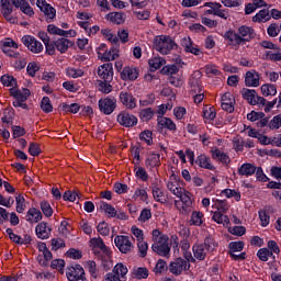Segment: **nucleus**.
I'll return each mask as SVG.
<instances>
[{
    "label": "nucleus",
    "instance_id": "obj_35",
    "mask_svg": "<svg viewBox=\"0 0 281 281\" xmlns=\"http://www.w3.org/2000/svg\"><path fill=\"white\" fill-rule=\"evenodd\" d=\"M126 14L122 12H111L108 14V21H111V23H115V25H122L125 21Z\"/></svg>",
    "mask_w": 281,
    "mask_h": 281
},
{
    "label": "nucleus",
    "instance_id": "obj_21",
    "mask_svg": "<svg viewBox=\"0 0 281 281\" xmlns=\"http://www.w3.org/2000/svg\"><path fill=\"white\" fill-rule=\"evenodd\" d=\"M151 193L154 196V200L157 203H168V199L164 194V191L161 190V184L159 183V180H155V182L151 183Z\"/></svg>",
    "mask_w": 281,
    "mask_h": 281
},
{
    "label": "nucleus",
    "instance_id": "obj_26",
    "mask_svg": "<svg viewBox=\"0 0 281 281\" xmlns=\"http://www.w3.org/2000/svg\"><path fill=\"white\" fill-rule=\"evenodd\" d=\"M90 246L92 249H100L101 254H109V251H111V249L108 248L106 244H104V240L101 239V237L91 238Z\"/></svg>",
    "mask_w": 281,
    "mask_h": 281
},
{
    "label": "nucleus",
    "instance_id": "obj_54",
    "mask_svg": "<svg viewBox=\"0 0 281 281\" xmlns=\"http://www.w3.org/2000/svg\"><path fill=\"white\" fill-rule=\"evenodd\" d=\"M15 203H16L15 210L18 214H23V212H25V198L19 194L15 198Z\"/></svg>",
    "mask_w": 281,
    "mask_h": 281
},
{
    "label": "nucleus",
    "instance_id": "obj_50",
    "mask_svg": "<svg viewBox=\"0 0 281 281\" xmlns=\"http://www.w3.org/2000/svg\"><path fill=\"white\" fill-rule=\"evenodd\" d=\"M36 71H41V66L36 61H31L26 66V74L34 78L36 76Z\"/></svg>",
    "mask_w": 281,
    "mask_h": 281
},
{
    "label": "nucleus",
    "instance_id": "obj_25",
    "mask_svg": "<svg viewBox=\"0 0 281 281\" xmlns=\"http://www.w3.org/2000/svg\"><path fill=\"white\" fill-rule=\"evenodd\" d=\"M74 45V42H71L67 37H59L55 40V46L56 50L59 52V54H67V50Z\"/></svg>",
    "mask_w": 281,
    "mask_h": 281
},
{
    "label": "nucleus",
    "instance_id": "obj_62",
    "mask_svg": "<svg viewBox=\"0 0 281 281\" xmlns=\"http://www.w3.org/2000/svg\"><path fill=\"white\" fill-rule=\"evenodd\" d=\"M5 234L9 236L10 240H12L15 245H19L21 247V236L14 234V231L12 228H7Z\"/></svg>",
    "mask_w": 281,
    "mask_h": 281
},
{
    "label": "nucleus",
    "instance_id": "obj_52",
    "mask_svg": "<svg viewBox=\"0 0 281 281\" xmlns=\"http://www.w3.org/2000/svg\"><path fill=\"white\" fill-rule=\"evenodd\" d=\"M260 47H262L263 49H272L274 52V54L277 52H281V48L274 44L273 42L271 41H267V40H263L259 43Z\"/></svg>",
    "mask_w": 281,
    "mask_h": 281
},
{
    "label": "nucleus",
    "instance_id": "obj_49",
    "mask_svg": "<svg viewBox=\"0 0 281 281\" xmlns=\"http://www.w3.org/2000/svg\"><path fill=\"white\" fill-rule=\"evenodd\" d=\"M134 278L136 280H146L148 278V268L139 267L134 269Z\"/></svg>",
    "mask_w": 281,
    "mask_h": 281
},
{
    "label": "nucleus",
    "instance_id": "obj_12",
    "mask_svg": "<svg viewBox=\"0 0 281 281\" xmlns=\"http://www.w3.org/2000/svg\"><path fill=\"white\" fill-rule=\"evenodd\" d=\"M157 128L159 133H164V130L175 133L177 132V124L170 117L157 116Z\"/></svg>",
    "mask_w": 281,
    "mask_h": 281
},
{
    "label": "nucleus",
    "instance_id": "obj_18",
    "mask_svg": "<svg viewBox=\"0 0 281 281\" xmlns=\"http://www.w3.org/2000/svg\"><path fill=\"white\" fill-rule=\"evenodd\" d=\"M98 76L101 80H106V82H113V64L106 63L98 68Z\"/></svg>",
    "mask_w": 281,
    "mask_h": 281
},
{
    "label": "nucleus",
    "instance_id": "obj_22",
    "mask_svg": "<svg viewBox=\"0 0 281 281\" xmlns=\"http://www.w3.org/2000/svg\"><path fill=\"white\" fill-rule=\"evenodd\" d=\"M246 87H260V74L256 69L248 70L245 76Z\"/></svg>",
    "mask_w": 281,
    "mask_h": 281
},
{
    "label": "nucleus",
    "instance_id": "obj_55",
    "mask_svg": "<svg viewBox=\"0 0 281 281\" xmlns=\"http://www.w3.org/2000/svg\"><path fill=\"white\" fill-rule=\"evenodd\" d=\"M113 273L119 276H121V278H124V276H126V273H128V268H126V266H124V263H116L115 267L113 268Z\"/></svg>",
    "mask_w": 281,
    "mask_h": 281
},
{
    "label": "nucleus",
    "instance_id": "obj_59",
    "mask_svg": "<svg viewBox=\"0 0 281 281\" xmlns=\"http://www.w3.org/2000/svg\"><path fill=\"white\" fill-rule=\"evenodd\" d=\"M138 252L140 258H146L148 256V243L140 240L137 241Z\"/></svg>",
    "mask_w": 281,
    "mask_h": 281
},
{
    "label": "nucleus",
    "instance_id": "obj_33",
    "mask_svg": "<svg viewBox=\"0 0 281 281\" xmlns=\"http://www.w3.org/2000/svg\"><path fill=\"white\" fill-rule=\"evenodd\" d=\"M11 95L15 99L19 100L20 102H27V98L32 95V92L27 88H23V90H15L11 92Z\"/></svg>",
    "mask_w": 281,
    "mask_h": 281
},
{
    "label": "nucleus",
    "instance_id": "obj_28",
    "mask_svg": "<svg viewBox=\"0 0 281 281\" xmlns=\"http://www.w3.org/2000/svg\"><path fill=\"white\" fill-rule=\"evenodd\" d=\"M237 173L239 177H252V175H256V166L245 162L238 168Z\"/></svg>",
    "mask_w": 281,
    "mask_h": 281
},
{
    "label": "nucleus",
    "instance_id": "obj_15",
    "mask_svg": "<svg viewBox=\"0 0 281 281\" xmlns=\"http://www.w3.org/2000/svg\"><path fill=\"white\" fill-rule=\"evenodd\" d=\"M224 41H226L227 45L231 47H240L243 44V37L236 33L234 30H228L223 34Z\"/></svg>",
    "mask_w": 281,
    "mask_h": 281
},
{
    "label": "nucleus",
    "instance_id": "obj_8",
    "mask_svg": "<svg viewBox=\"0 0 281 281\" xmlns=\"http://www.w3.org/2000/svg\"><path fill=\"white\" fill-rule=\"evenodd\" d=\"M22 43L32 54H41L44 49L43 43L32 35L22 36Z\"/></svg>",
    "mask_w": 281,
    "mask_h": 281
},
{
    "label": "nucleus",
    "instance_id": "obj_17",
    "mask_svg": "<svg viewBox=\"0 0 281 281\" xmlns=\"http://www.w3.org/2000/svg\"><path fill=\"white\" fill-rule=\"evenodd\" d=\"M181 45L187 54H193V56H201L203 52L199 48L198 45H194V42L190 36L183 37L181 40Z\"/></svg>",
    "mask_w": 281,
    "mask_h": 281
},
{
    "label": "nucleus",
    "instance_id": "obj_31",
    "mask_svg": "<svg viewBox=\"0 0 281 281\" xmlns=\"http://www.w3.org/2000/svg\"><path fill=\"white\" fill-rule=\"evenodd\" d=\"M98 206L100 210H103V212L105 213L108 218H115V216H117V211L114 209L113 205H111L104 201H100V203L97 204V207Z\"/></svg>",
    "mask_w": 281,
    "mask_h": 281
},
{
    "label": "nucleus",
    "instance_id": "obj_36",
    "mask_svg": "<svg viewBox=\"0 0 281 281\" xmlns=\"http://www.w3.org/2000/svg\"><path fill=\"white\" fill-rule=\"evenodd\" d=\"M130 150L133 159L136 161L135 165L139 166L142 161V144L137 143V145H132Z\"/></svg>",
    "mask_w": 281,
    "mask_h": 281
},
{
    "label": "nucleus",
    "instance_id": "obj_14",
    "mask_svg": "<svg viewBox=\"0 0 281 281\" xmlns=\"http://www.w3.org/2000/svg\"><path fill=\"white\" fill-rule=\"evenodd\" d=\"M194 166L202 168L203 170H211L212 172L216 170V167L212 164V158L207 156V154L198 155Z\"/></svg>",
    "mask_w": 281,
    "mask_h": 281
},
{
    "label": "nucleus",
    "instance_id": "obj_11",
    "mask_svg": "<svg viewBox=\"0 0 281 281\" xmlns=\"http://www.w3.org/2000/svg\"><path fill=\"white\" fill-rule=\"evenodd\" d=\"M114 245L121 251V254H128L133 249V243L131 237L126 235H117L114 238Z\"/></svg>",
    "mask_w": 281,
    "mask_h": 281
},
{
    "label": "nucleus",
    "instance_id": "obj_32",
    "mask_svg": "<svg viewBox=\"0 0 281 281\" xmlns=\"http://www.w3.org/2000/svg\"><path fill=\"white\" fill-rule=\"evenodd\" d=\"M241 95L243 99L248 102V104H251V106H256V98L258 95V92H256V90L243 88Z\"/></svg>",
    "mask_w": 281,
    "mask_h": 281
},
{
    "label": "nucleus",
    "instance_id": "obj_42",
    "mask_svg": "<svg viewBox=\"0 0 281 281\" xmlns=\"http://www.w3.org/2000/svg\"><path fill=\"white\" fill-rule=\"evenodd\" d=\"M189 223L195 227H201L203 225V213L194 211Z\"/></svg>",
    "mask_w": 281,
    "mask_h": 281
},
{
    "label": "nucleus",
    "instance_id": "obj_20",
    "mask_svg": "<svg viewBox=\"0 0 281 281\" xmlns=\"http://www.w3.org/2000/svg\"><path fill=\"white\" fill-rule=\"evenodd\" d=\"M111 250L103 254L100 250H94V256L100 258L101 267H103L104 271H111V269H113V259H111Z\"/></svg>",
    "mask_w": 281,
    "mask_h": 281
},
{
    "label": "nucleus",
    "instance_id": "obj_64",
    "mask_svg": "<svg viewBox=\"0 0 281 281\" xmlns=\"http://www.w3.org/2000/svg\"><path fill=\"white\" fill-rule=\"evenodd\" d=\"M29 154L32 157H38V155H41V145L37 143H30Z\"/></svg>",
    "mask_w": 281,
    "mask_h": 281
},
{
    "label": "nucleus",
    "instance_id": "obj_9",
    "mask_svg": "<svg viewBox=\"0 0 281 281\" xmlns=\"http://www.w3.org/2000/svg\"><path fill=\"white\" fill-rule=\"evenodd\" d=\"M119 100L121 104L127 109V111H133V109H137V98L133 95V92L121 91L119 94Z\"/></svg>",
    "mask_w": 281,
    "mask_h": 281
},
{
    "label": "nucleus",
    "instance_id": "obj_13",
    "mask_svg": "<svg viewBox=\"0 0 281 281\" xmlns=\"http://www.w3.org/2000/svg\"><path fill=\"white\" fill-rule=\"evenodd\" d=\"M237 35L243 38V45H246L256 38V30L251 26L241 25L237 29Z\"/></svg>",
    "mask_w": 281,
    "mask_h": 281
},
{
    "label": "nucleus",
    "instance_id": "obj_19",
    "mask_svg": "<svg viewBox=\"0 0 281 281\" xmlns=\"http://www.w3.org/2000/svg\"><path fill=\"white\" fill-rule=\"evenodd\" d=\"M37 8L49 19L53 21V19H56V9L52 7V4L47 3V0H37L36 1Z\"/></svg>",
    "mask_w": 281,
    "mask_h": 281
},
{
    "label": "nucleus",
    "instance_id": "obj_45",
    "mask_svg": "<svg viewBox=\"0 0 281 281\" xmlns=\"http://www.w3.org/2000/svg\"><path fill=\"white\" fill-rule=\"evenodd\" d=\"M0 82L3 87H16V78H14V76L2 75L0 77Z\"/></svg>",
    "mask_w": 281,
    "mask_h": 281
},
{
    "label": "nucleus",
    "instance_id": "obj_37",
    "mask_svg": "<svg viewBox=\"0 0 281 281\" xmlns=\"http://www.w3.org/2000/svg\"><path fill=\"white\" fill-rule=\"evenodd\" d=\"M261 93L265 95V98H269V95H277L278 88L272 83H263L261 86Z\"/></svg>",
    "mask_w": 281,
    "mask_h": 281
},
{
    "label": "nucleus",
    "instance_id": "obj_24",
    "mask_svg": "<svg viewBox=\"0 0 281 281\" xmlns=\"http://www.w3.org/2000/svg\"><path fill=\"white\" fill-rule=\"evenodd\" d=\"M203 74L200 70H194L193 74L189 78V87H191L192 91L201 92V78Z\"/></svg>",
    "mask_w": 281,
    "mask_h": 281
},
{
    "label": "nucleus",
    "instance_id": "obj_38",
    "mask_svg": "<svg viewBox=\"0 0 281 281\" xmlns=\"http://www.w3.org/2000/svg\"><path fill=\"white\" fill-rule=\"evenodd\" d=\"M212 220L218 225H229V216L225 215L221 211L214 212Z\"/></svg>",
    "mask_w": 281,
    "mask_h": 281
},
{
    "label": "nucleus",
    "instance_id": "obj_39",
    "mask_svg": "<svg viewBox=\"0 0 281 281\" xmlns=\"http://www.w3.org/2000/svg\"><path fill=\"white\" fill-rule=\"evenodd\" d=\"M213 159H218V161H221V164H223L224 166H228V164L232 161L229 159V156L221 151V149H215L213 151Z\"/></svg>",
    "mask_w": 281,
    "mask_h": 281
},
{
    "label": "nucleus",
    "instance_id": "obj_30",
    "mask_svg": "<svg viewBox=\"0 0 281 281\" xmlns=\"http://www.w3.org/2000/svg\"><path fill=\"white\" fill-rule=\"evenodd\" d=\"M268 21H271L269 9H262L252 16V23H267Z\"/></svg>",
    "mask_w": 281,
    "mask_h": 281
},
{
    "label": "nucleus",
    "instance_id": "obj_1",
    "mask_svg": "<svg viewBox=\"0 0 281 281\" xmlns=\"http://www.w3.org/2000/svg\"><path fill=\"white\" fill-rule=\"evenodd\" d=\"M14 8L16 10H21L23 14H26V16H33L34 15V9L32 5H30V2L27 3H19V1L14 0H0V12L8 21V23L14 24L16 23V19L12 16V13L14 12Z\"/></svg>",
    "mask_w": 281,
    "mask_h": 281
},
{
    "label": "nucleus",
    "instance_id": "obj_6",
    "mask_svg": "<svg viewBox=\"0 0 281 281\" xmlns=\"http://www.w3.org/2000/svg\"><path fill=\"white\" fill-rule=\"evenodd\" d=\"M191 267L192 265L188 263L186 259L177 257L169 263V271L172 273V276H181L183 271H190Z\"/></svg>",
    "mask_w": 281,
    "mask_h": 281
},
{
    "label": "nucleus",
    "instance_id": "obj_60",
    "mask_svg": "<svg viewBox=\"0 0 281 281\" xmlns=\"http://www.w3.org/2000/svg\"><path fill=\"white\" fill-rule=\"evenodd\" d=\"M117 54L115 53V47L110 48L109 52L105 50V53L102 56L103 63H111V60H115Z\"/></svg>",
    "mask_w": 281,
    "mask_h": 281
},
{
    "label": "nucleus",
    "instance_id": "obj_2",
    "mask_svg": "<svg viewBox=\"0 0 281 281\" xmlns=\"http://www.w3.org/2000/svg\"><path fill=\"white\" fill-rule=\"evenodd\" d=\"M216 249V241H214V237L207 236L204 238V243L202 244H193L192 252L195 260L203 261L207 257V254H211Z\"/></svg>",
    "mask_w": 281,
    "mask_h": 281
},
{
    "label": "nucleus",
    "instance_id": "obj_29",
    "mask_svg": "<svg viewBox=\"0 0 281 281\" xmlns=\"http://www.w3.org/2000/svg\"><path fill=\"white\" fill-rule=\"evenodd\" d=\"M139 72L137 68L125 67L121 72V80H137Z\"/></svg>",
    "mask_w": 281,
    "mask_h": 281
},
{
    "label": "nucleus",
    "instance_id": "obj_4",
    "mask_svg": "<svg viewBox=\"0 0 281 281\" xmlns=\"http://www.w3.org/2000/svg\"><path fill=\"white\" fill-rule=\"evenodd\" d=\"M85 268L80 263H72L66 268V278L68 281H87Z\"/></svg>",
    "mask_w": 281,
    "mask_h": 281
},
{
    "label": "nucleus",
    "instance_id": "obj_48",
    "mask_svg": "<svg viewBox=\"0 0 281 281\" xmlns=\"http://www.w3.org/2000/svg\"><path fill=\"white\" fill-rule=\"evenodd\" d=\"M228 254H236L237 251H243L245 249V241H231L228 244Z\"/></svg>",
    "mask_w": 281,
    "mask_h": 281
},
{
    "label": "nucleus",
    "instance_id": "obj_51",
    "mask_svg": "<svg viewBox=\"0 0 281 281\" xmlns=\"http://www.w3.org/2000/svg\"><path fill=\"white\" fill-rule=\"evenodd\" d=\"M222 194L226 196V199H235L237 202L241 199L240 192H237L234 189H224Z\"/></svg>",
    "mask_w": 281,
    "mask_h": 281
},
{
    "label": "nucleus",
    "instance_id": "obj_43",
    "mask_svg": "<svg viewBox=\"0 0 281 281\" xmlns=\"http://www.w3.org/2000/svg\"><path fill=\"white\" fill-rule=\"evenodd\" d=\"M139 117L143 122H150V120L155 117V112L153 111V108H146L140 110Z\"/></svg>",
    "mask_w": 281,
    "mask_h": 281
},
{
    "label": "nucleus",
    "instance_id": "obj_16",
    "mask_svg": "<svg viewBox=\"0 0 281 281\" xmlns=\"http://www.w3.org/2000/svg\"><path fill=\"white\" fill-rule=\"evenodd\" d=\"M35 235L40 240H47L52 238V226L47 222H41L35 227Z\"/></svg>",
    "mask_w": 281,
    "mask_h": 281
},
{
    "label": "nucleus",
    "instance_id": "obj_58",
    "mask_svg": "<svg viewBox=\"0 0 281 281\" xmlns=\"http://www.w3.org/2000/svg\"><path fill=\"white\" fill-rule=\"evenodd\" d=\"M215 205L217 207V212L226 213L229 210V203L227 200H215Z\"/></svg>",
    "mask_w": 281,
    "mask_h": 281
},
{
    "label": "nucleus",
    "instance_id": "obj_53",
    "mask_svg": "<svg viewBox=\"0 0 281 281\" xmlns=\"http://www.w3.org/2000/svg\"><path fill=\"white\" fill-rule=\"evenodd\" d=\"M63 111H65V113H78V111H80V104L78 103H63L61 105Z\"/></svg>",
    "mask_w": 281,
    "mask_h": 281
},
{
    "label": "nucleus",
    "instance_id": "obj_46",
    "mask_svg": "<svg viewBox=\"0 0 281 281\" xmlns=\"http://www.w3.org/2000/svg\"><path fill=\"white\" fill-rule=\"evenodd\" d=\"M160 74H162V76H175V74H179V67L175 64L164 66Z\"/></svg>",
    "mask_w": 281,
    "mask_h": 281
},
{
    "label": "nucleus",
    "instance_id": "obj_23",
    "mask_svg": "<svg viewBox=\"0 0 281 281\" xmlns=\"http://www.w3.org/2000/svg\"><path fill=\"white\" fill-rule=\"evenodd\" d=\"M145 166L149 170H153V168H159V166H161V154L150 151L145 159Z\"/></svg>",
    "mask_w": 281,
    "mask_h": 281
},
{
    "label": "nucleus",
    "instance_id": "obj_57",
    "mask_svg": "<svg viewBox=\"0 0 281 281\" xmlns=\"http://www.w3.org/2000/svg\"><path fill=\"white\" fill-rule=\"evenodd\" d=\"M268 126L271 131H278V128H281V114L273 116V119L268 123Z\"/></svg>",
    "mask_w": 281,
    "mask_h": 281
},
{
    "label": "nucleus",
    "instance_id": "obj_56",
    "mask_svg": "<svg viewBox=\"0 0 281 281\" xmlns=\"http://www.w3.org/2000/svg\"><path fill=\"white\" fill-rule=\"evenodd\" d=\"M135 171V177L137 179H140V181H148V172L146 171V169H144V167H135L134 168Z\"/></svg>",
    "mask_w": 281,
    "mask_h": 281
},
{
    "label": "nucleus",
    "instance_id": "obj_27",
    "mask_svg": "<svg viewBox=\"0 0 281 281\" xmlns=\"http://www.w3.org/2000/svg\"><path fill=\"white\" fill-rule=\"evenodd\" d=\"M26 221L27 223H38L43 221V213L36 207H31L26 212Z\"/></svg>",
    "mask_w": 281,
    "mask_h": 281
},
{
    "label": "nucleus",
    "instance_id": "obj_61",
    "mask_svg": "<svg viewBox=\"0 0 281 281\" xmlns=\"http://www.w3.org/2000/svg\"><path fill=\"white\" fill-rule=\"evenodd\" d=\"M67 76H69V78H82L85 70L80 68H68Z\"/></svg>",
    "mask_w": 281,
    "mask_h": 281
},
{
    "label": "nucleus",
    "instance_id": "obj_40",
    "mask_svg": "<svg viewBox=\"0 0 281 281\" xmlns=\"http://www.w3.org/2000/svg\"><path fill=\"white\" fill-rule=\"evenodd\" d=\"M138 137H139V140L147 144V146H153V144H154V142H153V131L145 130V131L139 133Z\"/></svg>",
    "mask_w": 281,
    "mask_h": 281
},
{
    "label": "nucleus",
    "instance_id": "obj_7",
    "mask_svg": "<svg viewBox=\"0 0 281 281\" xmlns=\"http://www.w3.org/2000/svg\"><path fill=\"white\" fill-rule=\"evenodd\" d=\"M116 121L120 126H123L124 128H133V126H137V122H139L137 116L131 114L126 110H123L117 114Z\"/></svg>",
    "mask_w": 281,
    "mask_h": 281
},
{
    "label": "nucleus",
    "instance_id": "obj_41",
    "mask_svg": "<svg viewBox=\"0 0 281 281\" xmlns=\"http://www.w3.org/2000/svg\"><path fill=\"white\" fill-rule=\"evenodd\" d=\"M182 203V210L181 214H190V205H192V200L188 195H183V192L181 191V196L179 198Z\"/></svg>",
    "mask_w": 281,
    "mask_h": 281
},
{
    "label": "nucleus",
    "instance_id": "obj_34",
    "mask_svg": "<svg viewBox=\"0 0 281 281\" xmlns=\"http://www.w3.org/2000/svg\"><path fill=\"white\" fill-rule=\"evenodd\" d=\"M166 63V59L162 57H153L148 60L149 65V71L155 72L157 69H161L164 67V64Z\"/></svg>",
    "mask_w": 281,
    "mask_h": 281
},
{
    "label": "nucleus",
    "instance_id": "obj_5",
    "mask_svg": "<svg viewBox=\"0 0 281 281\" xmlns=\"http://www.w3.org/2000/svg\"><path fill=\"white\" fill-rule=\"evenodd\" d=\"M99 111L103 115H111L115 109H117V99L113 95L105 97L99 100Z\"/></svg>",
    "mask_w": 281,
    "mask_h": 281
},
{
    "label": "nucleus",
    "instance_id": "obj_10",
    "mask_svg": "<svg viewBox=\"0 0 281 281\" xmlns=\"http://www.w3.org/2000/svg\"><path fill=\"white\" fill-rule=\"evenodd\" d=\"M165 236H160V240L155 241L151 245V251L157 254V256H161L162 258H168L170 256V246L168 245V240H165Z\"/></svg>",
    "mask_w": 281,
    "mask_h": 281
},
{
    "label": "nucleus",
    "instance_id": "obj_47",
    "mask_svg": "<svg viewBox=\"0 0 281 281\" xmlns=\"http://www.w3.org/2000/svg\"><path fill=\"white\" fill-rule=\"evenodd\" d=\"M41 109L44 113H52V111H54V105H52V100L49 97H44L42 99Z\"/></svg>",
    "mask_w": 281,
    "mask_h": 281
},
{
    "label": "nucleus",
    "instance_id": "obj_3",
    "mask_svg": "<svg viewBox=\"0 0 281 281\" xmlns=\"http://www.w3.org/2000/svg\"><path fill=\"white\" fill-rule=\"evenodd\" d=\"M178 45L170 35H158L154 38V48L162 56H168L171 49H177Z\"/></svg>",
    "mask_w": 281,
    "mask_h": 281
},
{
    "label": "nucleus",
    "instance_id": "obj_63",
    "mask_svg": "<svg viewBox=\"0 0 281 281\" xmlns=\"http://www.w3.org/2000/svg\"><path fill=\"white\" fill-rule=\"evenodd\" d=\"M113 190L114 192H116V194H126V192H128V184L115 182L113 186Z\"/></svg>",
    "mask_w": 281,
    "mask_h": 281
},
{
    "label": "nucleus",
    "instance_id": "obj_44",
    "mask_svg": "<svg viewBox=\"0 0 281 281\" xmlns=\"http://www.w3.org/2000/svg\"><path fill=\"white\" fill-rule=\"evenodd\" d=\"M40 207L44 214V216H46V218H50V216L54 215V209H52V204H49V202L47 201H42L40 203Z\"/></svg>",
    "mask_w": 281,
    "mask_h": 281
}]
</instances>
